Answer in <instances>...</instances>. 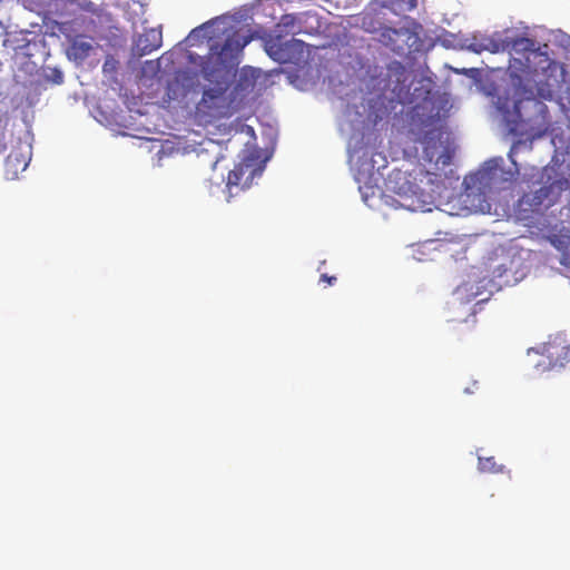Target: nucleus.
Segmentation results:
<instances>
[{
  "label": "nucleus",
  "mask_w": 570,
  "mask_h": 570,
  "mask_svg": "<svg viewBox=\"0 0 570 570\" xmlns=\"http://www.w3.org/2000/svg\"><path fill=\"white\" fill-rule=\"evenodd\" d=\"M493 52L509 51L521 55V58L511 57L509 61V76L515 87V99L499 98L498 109L501 111L504 121L510 130L521 122L531 121L535 116L547 112V106L535 98L532 88H528L524 81H529L533 73L530 63V56L535 55L533 40L525 37L505 38L493 41Z\"/></svg>",
  "instance_id": "1"
},
{
  "label": "nucleus",
  "mask_w": 570,
  "mask_h": 570,
  "mask_svg": "<svg viewBox=\"0 0 570 570\" xmlns=\"http://www.w3.org/2000/svg\"><path fill=\"white\" fill-rule=\"evenodd\" d=\"M530 171L524 173L522 179L527 183H539L542 186L534 191L523 194L518 200L515 212L521 220H530L537 215H542L570 186L569 180L559 174L554 166L531 167Z\"/></svg>",
  "instance_id": "2"
},
{
  "label": "nucleus",
  "mask_w": 570,
  "mask_h": 570,
  "mask_svg": "<svg viewBox=\"0 0 570 570\" xmlns=\"http://www.w3.org/2000/svg\"><path fill=\"white\" fill-rule=\"evenodd\" d=\"M250 38L233 32L223 45H212L203 58L200 71L208 81H217L239 65V58Z\"/></svg>",
  "instance_id": "3"
},
{
  "label": "nucleus",
  "mask_w": 570,
  "mask_h": 570,
  "mask_svg": "<svg viewBox=\"0 0 570 570\" xmlns=\"http://www.w3.org/2000/svg\"><path fill=\"white\" fill-rule=\"evenodd\" d=\"M414 142L422 145L423 158L428 163H434L436 166H448L451 163V154L443 146V131L439 121L432 117L424 119L417 129H412Z\"/></svg>",
  "instance_id": "4"
},
{
  "label": "nucleus",
  "mask_w": 570,
  "mask_h": 570,
  "mask_svg": "<svg viewBox=\"0 0 570 570\" xmlns=\"http://www.w3.org/2000/svg\"><path fill=\"white\" fill-rule=\"evenodd\" d=\"M266 53L276 62H299L305 55L306 43L299 39L284 41L283 35H269L264 39Z\"/></svg>",
  "instance_id": "5"
},
{
  "label": "nucleus",
  "mask_w": 570,
  "mask_h": 570,
  "mask_svg": "<svg viewBox=\"0 0 570 570\" xmlns=\"http://www.w3.org/2000/svg\"><path fill=\"white\" fill-rule=\"evenodd\" d=\"M256 173L257 169L254 167V159L252 157H245L236 164L234 169L228 173L226 181L227 199L249 188Z\"/></svg>",
  "instance_id": "6"
},
{
  "label": "nucleus",
  "mask_w": 570,
  "mask_h": 570,
  "mask_svg": "<svg viewBox=\"0 0 570 570\" xmlns=\"http://www.w3.org/2000/svg\"><path fill=\"white\" fill-rule=\"evenodd\" d=\"M399 198L395 200L399 207L405 208L410 212H431L433 206V197L431 194L424 193L421 189L403 190L400 187L397 191Z\"/></svg>",
  "instance_id": "7"
},
{
  "label": "nucleus",
  "mask_w": 570,
  "mask_h": 570,
  "mask_svg": "<svg viewBox=\"0 0 570 570\" xmlns=\"http://www.w3.org/2000/svg\"><path fill=\"white\" fill-rule=\"evenodd\" d=\"M413 37L414 35L409 28H392L385 26L377 40L392 51L403 53L406 48H410L409 41L413 39Z\"/></svg>",
  "instance_id": "8"
},
{
  "label": "nucleus",
  "mask_w": 570,
  "mask_h": 570,
  "mask_svg": "<svg viewBox=\"0 0 570 570\" xmlns=\"http://www.w3.org/2000/svg\"><path fill=\"white\" fill-rule=\"evenodd\" d=\"M31 160V150L28 146L18 144L14 146L4 161V175L8 179H16L24 171Z\"/></svg>",
  "instance_id": "9"
},
{
  "label": "nucleus",
  "mask_w": 570,
  "mask_h": 570,
  "mask_svg": "<svg viewBox=\"0 0 570 570\" xmlns=\"http://www.w3.org/2000/svg\"><path fill=\"white\" fill-rule=\"evenodd\" d=\"M497 167H484L464 179L468 196L474 195V189L484 194L497 176Z\"/></svg>",
  "instance_id": "10"
},
{
  "label": "nucleus",
  "mask_w": 570,
  "mask_h": 570,
  "mask_svg": "<svg viewBox=\"0 0 570 570\" xmlns=\"http://www.w3.org/2000/svg\"><path fill=\"white\" fill-rule=\"evenodd\" d=\"M163 32L160 28L146 29L139 35L136 41V51L139 56H146L161 47Z\"/></svg>",
  "instance_id": "11"
},
{
  "label": "nucleus",
  "mask_w": 570,
  "mask_h": 570,
  "mask_svg": "<svg viewBox=\"0 0 570 570\" xmlns=\"http://www.w3.org/2000/svg\"><path fill=\"white\" fill-rule=\"evenodd\" d=\"M302 30L299 18L295 13H285L281 17L278 23L275 26L274 35H297Z\"/></svg>",
  "instance_id": "12"
},
{
  "label": "nucleus",
  "mask_w": 570,
  "mask_h": 570,
  "mask_svg": "<svg viewBox=\"0 0 570 570\" xmlns=\"http://www.w3.org/2000/svg\"><path fill=\"white\" fill-rule=\"evenodd\" d=\"M28 43L29 40L27 39V33L24 32H4L2 45L8 49L17 51L19 49L26 48Z\"/></svg>",
  "instance_id": "13"
},
{
  "label": "nucleus",
  "mask_w": 570,
  "mask_h": 570,
  "mask_svg": "<svg viewBox=\"0 0 570 570\" xmlns=\"http://www.w3.org/2000/svg\"><path fill=\"white\" fill-rule=\"evenodd\" d=\"M361 27L368 33H376L379 35L382 32V29L385 27L380 21L377 13L374 11H367L363 12L361 16Z\"/></svg>",
  "instance_id": "14"
},
{
  "label": "nucleus",
  "mask_w": 570,
  "mask_h": 570,
  "mask_svg": "<svg viewBox=\"0 0 570 570\" xmlns=\"http://www.w3.org/2000/svg\"><path fill=\"white\" fill-rule=\"evenodd\" d=\"M479 470L483 473H502L504 466L498 464L494 456L479 458Z\"/></svg>",
  "instance_id": "15"
},
{
  "label": "nucleus",
  "mask_w": 570,
  "mask_h": 570,
  "mask_svg": "<svg viewBox=\"0 0 570 570\" xmlns=\"http://www.w3.org/2000/svg\"><path fill=\"white\" fill-rule=\"evenodd\" d=\"M522 148L524 149H528V150H531L532 149V142H525V141H517L512 145L511 149H510V153H509V158L511 160V163L513 164L514 166V169L517 173L520 171L519 169V166L517 164V161L513 159V155L518 154Z\"/></svg>",
  "instance_id": "16"
},
{
  "label": "nucleus",
  "mask_w": 570,
  "mask_h": 570,
  "mask_svg": "<svg viewBox=\"0 0 570 570\" xmlns=\"http://www.w3.org/2000/svg\"><path fill=\"white\" fill-rule=\"evenodd\" d=\"M223 96V91L220 89H208L203 94V98L200 104L207 105L212 108L215 106V100L219 99Z\"/></svg>",
  "instance_id": "17"
},
{
  "label": "nucleus",
  "mask_w": 570,
  "mask_h": 570,
  "mask_svg": "<svg viewBox=\"0 0 570 570\" xmlns=\"http://www.w3.org/2000/svg\"><path fill=\"white\" fill-rule=\"evenodd\" d=\"M538 96L544 100H551L553 98V91L547 83H543L538 86Z\"/></svg>",
  "instance_id": "18"
},
{
  "label": "nucleus",
  "mask_w": 570,
  "mask_h": 570,
  "mask_svg": "<svg viewBox=\"0 0 570 570\" xmlns=\"http://www.w3.org/2000/svg\"><path fill=\"white\" fill-rule=\"evenodd\" d=\"M392 4H397L401 9L411 11L416 7L417 2L416 0H393Z\"/></svg>",
  "instance_id": "19"
},
{
  "label": "nucleus",
  "mask_w": 570,
  "mask_h": 570,
  "mask_svg": "<svg viewBox=\"0 0 570 570\" xmlns=\"http://www.w3.org/2000/svg\"><path fill=\"white\" fill-rule=\"evenodd\" d=\"M471 204L480 212L489 213L491 210V205L487 199H471Z\"/></svg>",
  "instance_id": "20"
},
{
  "label": "nucleus",
  "mask_w": 570,
  "mask_h": 570,
  "mask_svg": "<svg viewBox=\"0 0 570 570\" xmlns=\"http://www.w3.org/2000/svg\"><path fill=\"white\" fill-rule=\"evenodd\" d=\"M73 49L80 51L81 56H88L91 50V45L88 42H76Z\"/></svg>",
  "instance_id": "21"
},
{
  "label": "nucleus",
  "mask_w": 570,
  "mask_h": 570,
  "mask_svg": "<svg viewBox=\"0 0 570 570\" xmlns=\"http://www.w3.org/2000/svg\"><path fill=\"white\" fill-rule=\"evenodd\" d=\"M50 79L52 80L53 83L60 85L63 81V75H62V72L60 70L53 69L51 71Z\"/></svg>",
  "instance_id": "22"
},
{
  "label": "nucleus",
  "mask_w": 570,
  "mask_h": 570,
  "mask_svg": "<svg viewBox=\"0 0 570 570\" xmlns=\"http://www.w3.org/2000/svg\"><path fill=\"white\" fill-rule=\"evenodd\" d=\"M550 242L551 244L558 248V249H562L563 247V242L561 240V238L557 235H553L552 237H550Z\"/></svg>",
  "instance_id": "23"
},
{
  "label": "nucleus",
  "mask_w": 570,
  "mask_h": 570,
  "mask_svg": "<svg viewBox=\"0 0 570 570\" xmlns=\"http://www.w3.org/2000/svg\"><path fill=\"white\" fill-rule=\"evenodd\" d=\"M336 281L335 276H328L327 274L321 275V282H326L328 285H333Z\"/></svg>",
  "instance_id": "24"
},
{
  "label": "nucleus",
  "mask_w": 570,
  "mask_h": 570,
  "mask_svg": "<svg viewBox=\"0 0 570 570\" xmlns=\"http://www.w3.org/2000/svg\"><path fill=\"white\" fill-rule=\"evenodd\" d=\"M562 351H563V352H562V358H563L564 361L569 362V361H570V344H569L568 346H564V347L562 348Z\"/></svg>",
  "instance_id": "25"
},
{
  "label": "nucleus",
  "mask_w": 570,
  "mask_h": 570,
  "mask_svg": "<svg viewBox=\"0 0 570 570\" xmlns=\"http://www.w3.org/2000/svg\"><path fill=\"white\" fill-rule=\"evenodd\" d=\"M468 286H469V284H464L463 286L458 288L456 293L461 294L463 291L468 292L469 291Z\"/></svg>",
  "instance_id": "26"
},
{
  "label": "nucleus",
  "mask_w": 570,
  "mask_h": 570,
  "mask_svg": "<svg viewBox=\"0 0 570 570\" xmlns=\"http://www.w3.org/2000/svg\"><path fill=\"white\" fill-rule=\"evenodd\" d=\"M213 23H214V21H208V22L204 23L203 26H200L199 28L205 29V28L212 26Z\"/></svg>",
  "instance_id": "27"
},
{
  "label": "nucleus",
  "mask_w": 570,
  "mask_h": 570,
  "mask_svg": "<svg viewBox=\"0 0 570 570\" xmlns=\"http://www.w3.org/2000/svg\"><path fill=\"white\" fill-rule=\"evenodd\" d=\"M420 174H424V176L428 177L429 181H431V178L429 177L430 176L429 171H424L423 169H420Z\"/></svg>",
  "instance_id": "28"
},
{
  "label": "nucleus",
  "mask_w": 570,
  "mask_h": 570,
  "mask_svg": "<svg viewBox=\"0 0 570 570\" xmlns=\"http://www.w3.org/2000/svg\"><path fill=\"white\" fill-rule=\"evenodd\" d=\"M6 150V145L4 144H0V154L3 153Z\"/></svg>",
  "instance_id": "29"
},
{
  "label": "nucleus",
  "mask_w": 570,
  "mask_h": 570,
  "mask_svg": "<svg viewBox=\"0 0 570 570\" xmlns=\"http://www.w3.org/2000/svg\"><path fill=\"white\" fill-rule=\"evenodd\" d=\"M107 67H108V61H106L105 65H104V70L105 71L107 70Z\"/></svg>",
  "instance_id": "30"
},
{
  "label": "nucleus",
  "mask_w": 570,
  "mask_h": 570,
  "mask_svg": "<svg viewBox=\"0 0 570 570\" xmlns=\"http://www.w3.org/2000/svg\"><path fill=\"white\" fill-rule=\"evenodd\" d=\"M472 317H473L472 322L475 323V315H474V313L472 314Z\"/></svg>",
  "instance_id": "31"
}]
</instances>
